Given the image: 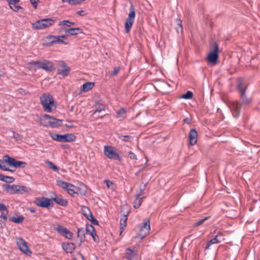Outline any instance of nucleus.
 I'll use <instances>...</instances> for the list:
<instances>
[{
  "instance_id": "nucleus-1",
  "label": "nucleus",
  "mask_w": 260,
  "mask_h": 260,
  "mask_svg": "<svg viewBox=\"0 0 260 260\" xmlns=\"http://www.w3.org/2000/svg\"><path fill=\"white\" fill-rule=\"evenodd\" d=\"M57 184L63 189H66L68 192L71 196L75 194H85L86 192V187L84 185L81 186V188H79L72 184L61 180H57Z\"/></svg>"
},
{
  "instance_id": "nucleus-2",
  "label": "nucleus",
  "mask_w": 260,
  "mask_h": 260,
  "mask_svg": "<svg viewBox=\"0 0 260 260\" xmlns=\"http://www.w3.org/2000/svg\"><path fill=\"white\" fill-rule=\"evenodd\" d=\"M40 101L44 111L46 112H51L56 107L52 96L49 93L42 94L40 96Z\"/></svg>"
},
{
  "instance_id": "nucleus-3",
  "label": "nucleus",
  "mask_w": 260,
  "mask_h": 260,
  "mask_svg": "<svg viewBox=\"0 0 260 260\" xmlns=\"http://www.w3.org/2000/svg\"><path fill=\"white\" fill-rule=\"evenodd\" d=\"M28 66L30 69L33 71L42 69L46 71H51L53 67L51 62L46 60L30 62L28 63Z\"/></svg>"
},
{
  "instance_id": "nucleus-4",
  "label": "nucleus",
  "mask_w": 260,
  "mask_h": 260,
  "mask_svg": "<svg viewBox=\"0 0 260 260\" xmlns=\"http://www.w3.org/2000/svg\"><path fill=\"white\" fill-rule=\"evenodd\" d=\"M56 20V17L39 20L32 23V28L34 29H45L52 25Z\"/></svg>"
},
{
  "instance_id": "nucleus-5",
  "label": "nucleus",
  "mask_w": 260,
  "mask_h": 260,
  "mask_svg": "<svg viewBox=\"0 0 260 260\" xmlns=\"http://www.w3.org/2000/svg\"><path fill=\"white\" fill-rule=\"evenodd\" d=\"M41 124L44 126L56 127L61 124V120L53 118L48 115H43L40 118Z\"/></svg>"
},
{
  "instance_id": "nucleus-6",
  "label": "nucleus",
  "mask_w": 260,
  "mask_h": 260,
  "mask_svg": "<svg viewBox=\"0 0 260 260\" xmlns=\"http://www.w3.org/2000/svg\"><path fill=\"white\" fill-rule=\"evenodd\" d=\"M50 136L54 140L61 142H71L76 139V137L72 134L66 135L51 134Z\"/></svg>"
},
{
  "instance_id": "nucleus-7",
  "label": "nucleus",
  "mask_w": 260,
  "mask_h": 260,
  "mask_svg": "<svg viewBox=\"0 0 260 260\" xmlns=\"http://www.w3.org/2000/svg\"><path fill=\"white\" fill-rule=\"evenodd\" d=\"M211 51L207 57V60L209 62L215 64L218 58V46L216 43H214L211 48Z\"/></svg>"
},
{
  "instance_id": "nucleus-8",
  "label": "nucleus",
  "mask_w": 260,
  "mask_h": 260,
  "mask_svg": "<svg viewBox=\"0 0 260 260\" xmlns=\"http://www.w3.org/2000/svg\"><path fill=\"white\" fill-rule=\"evenodd\" d=\"M104 154L109 159L119 160V155L115 151V149L112 146L106 145L104 148Z\"/></svg>"
},
{
  "instance_id": "nucleus-9",
  "label": "nucleus",
  "mask_w": 260,
  "mask_h": 260,
  "mask_svg": "<svg viewBox=\"0 0 260 260\" xmlns=\"http://www.w3.org/2000/svg\"><path fill=\"white\" fill-rule=\"evenodd\" d=\"M135 17V11L133 6H131L129 9V13L125 23V31L128 33L134 23Z\"/></svg>"
},
{
  "instance_id": "nucleus-10",
  "label": "nucleus",
  "mask_w": 260,
  "mask_h": 260,
  "mask_svg": "<svg viewBox=\"0 0 260 260\" xmlns=\"http://www.w3.org/2000/svg\"><path fill=\"white\" fill-rule=\"evenodd\" d=\"M150 225L149 220L145 219L143 224L140 226V233L138 235V237L143 239L145 238L150 232Z\"/></svg>"
},
{
  "instance_id": "nucleus-11",
  "label": "nucleus",
  "mask_w": 260,
  "mask_h": 260,
  "mask_svg": "<svg viewBox=\"0 0 260 260\" xmlns=\"http://www.w3.org/2000/svg\"><path fill=\"white\" fill-rule=\"evenodd\" d=\"M5 161L7 164L11 167L16 168H24L26 166V162L22 161H18L15 159L14 158L11 157L9 156L5 157Z\"/></svg>"
},
{
  "instance_id": "nucleus-12",
  "label": "nucleus",
  "mask_w": 260,
  "mask_h": 260,
  "mask_svg": "<svg viewBox=\"0 0 260 260\" xmlns=\"http://www.w3.org/2000/svg\"><path fill=\"white\" fill-rule=\"evenodd\" d=\"M81 212L85 217L90 220L93 224L98 225V221L96 219L93 217L90 210L86 206H82L81 207Z\"/></svg>"
},
{
  "instance_id": "nucleus-13",
  "label": "nucleus",
  "mask_w": 260,
  "mask_h": 260,
  "mask_svg": "<svg viewBox=\"0 0 260 260\" xmlns=\"http://www.w3.org/2000/svg\"><path fill=\"white\" fill-rule=\"evenodd\" d=\"M17 244L20 250L27 255H30L31 252L27 245V243L22 238L17 240Z\"/></svg>"
},
{
  "instance_id": "nucleus-14",
  "label": "nucleus",
  "mask_w": 260,
  "mask_h": 260,
  "mask_svg": "<svg viewBox=\"0 0 260 260\" xmlns=\"http://www.w3.org/2000/svg\"><path fill=\"white\" fill-rule=\"evenodd\" d=\"M138 255V251L135 247H128L125 249V257L127 260H135Z\"/></svg>"
},
{
  "instance_id": "nucleus-15",
  "label": "nucleus",
  "mask_w": 260,
  "mask_h": 260,
  "mask_svg": "<svg viewBox=\"0 0 260 260\" xmlns=\"http://www.w3.org/2000/svg\"><path fill=\"white\" fill-rule=\"evenodd\" d=\"M35 203L39 207L49 208L50 206V200L45 197L38 198L36 199Z\"/></svg>"
},
{
  "instance_id": "nucleus-16",
  "label": "nucleus",
  "mask_w": 260,
  "mask_h": 260,
  "mask_svg": "<svg viewBox=\"0 0 260 260\" xmlns=\"http://www.w3.org/2000/svg\"><path fill=\"white\" fill-rule=\"evenodd\" d=\"M241 107V104L237 102H233L230 104V107L234 117H237L239 116Z\"/></svg>"
},
{
  "instance_id": "nucleus-17",
  "label": "nucleus",
  "mask_w": 260,
  "mask_h": 260,
  "mask_svg": "<svg viewBox=\"0 0 260 260\" xmlns=\"http://www.w3.org/2000/svg\"><path fill=\"white\" fill-rule=\"evenodd\" d=\"M56 230L60 235L67 239H71L73 236V233L61 225H58Z\"/></svg>"
},
{
  "instance_id": "nucleus-18",
  "label": "nucleus",
  "mask_w": 260,
  "mask_h": 260,
  "mask_svg": "<svg viewBox=\"0 0 260 260\" xmlns=\"http://www.w3.org/2000/svg\"><path fill=\"white\" fill-rule=\"evenodd\" d=\"M62 30L67 33V35H69V37L75 36L82 32V29L79 27L62 29L59 31L61 32Z\"/></svg>"
},
{
  "instance_id": "nucleus-19",
  "label": "nucleus",
  "mask_w": 260,
  "mask_h": 260,
  "mask_svg": "<svg viewBox=\"0 0 260 260\" xmlns=\"http://www.w3.org/2000/svg\"><path fill=\"white\" fill-rule=\"evenodd\" d=\"M3 187L5 190L11 194H18V185L13 184H5L3 185Z\"/></svg>"
},
{
  "instance_id": "nucleus-20",
  "label": "nucleus",
  "mask_w": 260,
  "mask_h": 260,
  "mask_svg": "<svg viewBox=\"0 0 260 260\" xmlns=\"http://www.w3.org/2000/svg\"><path fill=\"white\" fill-rule=\"evenodd\" d=\"M246 88V85L244 83V81L240 79L238 80V89L241 93V99H243L245 98V91Z\"/></svg>"
},
{
  "instance_id": "nucleus-21",
  "label": "nucleus",
  "mask_w": 260,
  "mask_h": 260,
  "mask_svg": "<svg viewBox=\"0 0 260 260\" xmlns=\"http://www.w3.org/2000/svg\"><path fill=\"white\" fill-rule=\"evenodd\" d=\"M70 71V68L64 62L61 63V66L60 69H58V72L59 74L63 76H67Z\"/></svg>"
},
{
  "instance_id": "nucleus-22",
  "label": "nucleus",
  "mask_w": 260,
  "mask_h": 260,
  "mask_svg": "<svg viewBox=\"0 0 260 260\" xmlns=\"http://www.w3.org/2000/svg\"><path fill=\"white\" fill-rule=\"evenodd\" d=\"M222 236V234L221 233H218V234L216 236V237L214 238L211 239L210 241H209L208 242L205 249H209L210 246L212 244H216V243H219L221 242V240L220 238Z\"/></svg>"
},
{
  "instance_id": "nucleus-23",
  "label": "nucleus",
  "mask_w": 260,
  "mask_h": 260,
  "mask_svg": "<svg viewBox=\"0 0 260 260\" xmlns=\"http://www.w3.org/2000/svg\"><path fill=\"white\" fill-rule=\"evenodd\" d=\"M50 38L52 39V40L50 42L51 45H54L56 44L67 45L68 44V42H66L64 40H61L59 36H50Z\"/></svg>"
},
{
  "instance_id": "nucleus-24",
  "label": "nucleus",
  "mask_w": 260,
  "mask_h": 260,
  "mask_svg": "<svg viewBox=\"0 0 260 260\" xmlns=\"http://www.w3.org/2000/svg\"><path fill=\"white\" fill-rule=\"evenodd\" d=\"M62 248L68 253H72L75 249V245L73 243H63Z\"/></svg>"
},
{
  "instance_id": "nucleus-25",
  "label": "nucleus",
  "mask_w": 260,
  "mask_h": 260,
  "mask_svg": "<svg viewBox=\"0 0 260 260\" xmlns=\"http://www.w3.org/2000/svg\"><path fill=\"white\" fill-rule=\"evenodd\" d=\"M198 134L195 129H191L189 133L190 144L194 145L197 142Z\"/></svg>"
},
{
  "instance_id": "nucleus-26",
  "label": "nucleus",
  "mask_w": 260,
  "mask_h": 260,
  "mask_svg": "<svg viewBox=\"0 0 260 260\" xmlns=\"http://www.w3.org/2000/svg\"><path fill=\"white\" fill-rule=\"evenodd\" d=\"M141 194H138L135 196V199L133 202L134 207L135 208H139L143 201V199L145 197H141Z\"/></svg>"
},
{
  "instance_id": "nucleus-27",
  "label": "nucleus",
  "mask_w": 260,
  "mask_h": 260,
  "mask_svg": "<svg viewBox=\"0 0 260 260\" xmlns=\"http://www.w3.org/2000/svg\"><path fill=\"white\" fill-rule=\"evenodd\" d=\"M53 200L58 205L62 206H66L68 204V201L60 197L55 196Z\"/></svg>"
},
{
  "instance_id": "nucleus-28",
  "label": "nucleus",
  "mask_w": 260,
  "mask_h": 260,
  "mask_svg": "<svg viewBox=\"0 0 260 260\" xmlns=\"http://www.w3.org/2000/svg\"><path fill=\"white\" fill-rule=\"evenodd\" d=\"M94 107H95V110L93 112V114H92L93 115L95 114L96 113H99L102 111H104L105 108V105L102 103H99V102H97L95 104Z\"/></svg>"
},
{
  "instance_id": "nucleus-29",
  "label": "nucleus",
  "mask_w": 260,
  "mask_h": 260,
  "mask_svg": "<svg viewBox=\"0 0 260 260\" xmlns=\"http://www.w3.org/2000/svg\"><path fill=\"white\" fill-rule=\"evenodd\" d=\"M18 194H23L24 193L29 192L31 191L30 188L26 186H21L18 185L17 187Z\"/></svg>"
},
{
  "instance_id": "nucleus-30",
  "label": "nucleus",
  "mask_w": 260,
  "mask_h": 260,
  "mask_svg": "<svg viewBox=\"0 0 260 260\" xmlns=\"http://www.w3.org/2000/svg\"><path fill=\"white\" fill-rule=\"evenodd\" d=\"M86 231L92 236L94 241H97V235L95 232V230H94L93 227L92 225H90L89 226L87 227V228L86 229Z\"/></svg>"
},
{
  "instance_id": "nucleus-31",
  "label": "nucleus",
  "mask_w": 260,
  "mask_h": 260,
  "mask_svg": "<svg viewBox=\"0 0 260 260\" xmlns=\"http://www.w3.org/2000/svg\"><path fill=\"white\" fill-rule=\"evenodd\" d=\"M127 219V218L126 215H124L120 219V229H121V232L120 233V235L123 232V231L124 230V228L126 225Z\"/></svg>"
},
{
  "instance_id": "nucleus-32",
  "label": "nucleus",
  "mask_w": 260,
  "mask_h": 260,
  "mask_svg": "<svg viewBox=\"0 0 260 260\" xmlns=\"http://www.w3.org/2000/svg\"><path fill=\"white\" fill-rule=\"evenodd\" d=\"M75 24V23L73 22H71L68 20H64L62 21H60L58 24V26H66L67 27H71L73 25H74Z\"/></svg>"
},
{
  "instance_id": "nucleus-33",
  "label": "nucleus",
  "mask_w": 260,
  "mask_h": 260,
  "mask_svg": "<svg viewBox=\"0 0 260 260\" xmlns=\"http://www.w3.org/2000/svg\"><path fill=\"white\" fill-rule=\"evenodd\" d=\"M7 155H4L3 156V159H0V169L6 171H13L12 170L9 169L8 168H7L5 165L7 162L5 161V157Z\"/></svg>"
},
{
  "instance_id": "nucleus-34",
  "label": "nucleus",
  "mask_w": 260,
  "mask_h": 260,
  "mask_svg": "<svg viewBox=\"0 0 260 260\" xmlns=\"http://www.w3.org/2000/svg\"><path fill=\"white\" fill-rule=\"evenodd\" d=\"M94 86V83L86 82L82 85V90L84 92L88 91Z\"/></svg>"
},
{
  "instance_id": "nucleus-35",
  "label": "nucleus",
  "mask_w": 260,
  "mask_h": 260,
  "mask_svg": "<svg viewBox=\"0 0 260 260\" xmlns=\"http://www.w3.org/2000/svg\"><path fill=\"white\" fill-rule=\"evenodd\" d=\"M104 182L106 183L107 187L112 191L116 189V185L111 181L109 180H105Z\"/></svg>"
},
{
  "instance_id": "nucleus-36",
  "label": "nucleus",
  "mask_w": 260,
  "mask_h": 260,
  "mask_svg": "<svg viewBox=\"0 0 260 260\" xmlns=\"http://www.w3.org/2000/svg\"><path fill=\"white\" fill-rule=\"evenodd\" d=\"M117 118L120 119H124L125 118L126 110L124 108H121L116 111Z\"/></svg>"
},
{
  "instance_id": "nucleus-37",
  "label": "nucleus",
  "mask_w": 260,
  "mask_h": 260,
  "mask_svg": "<svg viewBox=\"0 0 260 260\" xmlns=\"http://www.w3.org/2000/svg\"><path fill=\"white\" fill-rule=\"evenodd\" d=\"M11 220L16 223H21L24 220V217L22 216H19L16 217H12L11 218Z\"/></svg>"
},
{
  "instance_id": "nucleus-38",
  "label": "nucleus",
  "mask_w": 260,
  "mask_h": 260,
  "mask_svg": "<svg viewBox=\"0 0 260 260\" xmlns=\"http://www.w3.org/2000/svg\"><path fill=\"white\" fill-rule=\"evenodd\" d=\"M8 212H2L0 215V224L5 223L7 220Z\"/></svg>"
},
{
  "instance_id": "nucleus-39",
  "label": "nucleus",
  "mask_w": 260,
  "mask_h": 260,
  "mask_svg": "<svg viewBox=\"0 0 260 260\" xmlns=\"http://www.w3.org/2000/svg\"><path fill=\"white\" fill-rule=\"evenodd\" d=\"M45 162L50 169H52L54 172H57L58 171L57 167L54 165L51 161L47 160L45 161Z\"/></svg>"
},
{
  "instance_id": "nucleus-40",
  "label": "nucleus",
  "mask_w": 260,
  "mask_h": 260,
  "mask_svg": "<svg viewBox=\"0 0 260 260\" xmlns=\"http://www.w3.org/2000/svg\"><path fill=\"white\" fill-rule=\"evenodd\" d=\"M193 97V93L190 91H188L186 93L181 95V98L184 99H191Z\"/></svg>"
},
{
  "instance_id": "nucleus-41",
  "label": "nucleus",
  "mask_w": 260,
  "mask_h": 260,
  "mask_svg": "<svg viewBox=\"0 0 260 260\" xmlns=\"http://www.w3.org/2000/svg\"><path fill=\"white\" fill-rule=\"evenodd\" d=\"M3 179L4 180H2L3 181L6 182L7 183H12L15 180L13 177L5 175H3Z\"/></svg>"
},
{
  "instance_id": "nucleus-42",
  "label": "nucleus",
  "mask_w": 260,
  "mask_h": 260,
  "mask_svg": "<svg viewBox=\"0 0 260 260\" xmlns=\"http://www.w3.org/2000/svg\"><path fill=\"white\" fill-rule=\"evenodd\" d=\"M16 3H12V4H9L10 8L15 12L18 11L22 8L20 6L16 5Z\"/></svg>"
},
{
  "instance_id": "nucleus-43",
  "label": "nucleus",
  "mask_w": 260,
  "mask_h": 260,
  "mask_svg": "<svg viewBox=\"0 0 260 260\" xmlns=\"http://www.w3.org/2000/svg\"><path fill=\"white\" fill-rule=\"evenodd\" d=\"M120 138L124 142L131 141L133 138L131 136H121Z\"/></svg>"
},
{
  "instance_id": "nucleus-44",
  "label": "nucleus",
  "mask_w": 260,
  "mask_h": 260,
  "mask_svg": "<svg viewBox=\"0 0 260 260\" xmlns=\"http://www.w3.org/2000/svg\"><path fill=\"white\" fill-rule=\"evenodd\" d=\"M178 26L176 27V30L177 31L179 32H182L183 31V28L182 25L181 24V22L180 20H178Z\"/></svg>"
},
{
  "instance_id": "nucleus-45",
  "label": "nucleus",
  "mask_w": 260,
  "mask_h": 260,
  "mask_svg": "<svg viewBox=\"0 0 260 260\" xmlns=\"http://www.w3.org/2000/svg\"><path fill=\"white\" fill-rule=\"evenodd\" d=\"M0 210L2 212H8V209L4 204H0Z\"/></svg>"
},
{
  "instance_id": "nucleus-46",
  "label": "nucleus",
  "mask_w": 260,
  "mask_h": 260,
  "mask_svg": "<svg viewBox=\"0 0 260 260\" xmlns=\"http://www.w3.org/2000/svg\"><path fill=\"white\" fill-rule=\"evenodd\" d=\"M13 138L17 141H19L21 139V136L18 133H13Z\"/></svg>"
},
{
  "instance_id": "nucleus-47",
  "label": "nucleus",
  "mask_w": 260,
  "mask_h": 260,
  "mask_svg": "<svg viewBox=\"0 0 260 260\" xmlns=\"http://www.w3.org/2000/svg\"><path fill=\"white\" fill-rule=\"evenodd\" d=\"M119 70H120L119 67H115L114 68L113 71L111 72V75H112L113 76L117 75V74L118 73Z\"/></svg>"
},
{
  "instance_id": "nucleus-48",
  "label": "nucleus",
  "mask_w": 260,
  "mask_h": 260,
  "mask_svg": "<svg viewBox=\"0 0 260 260\" xmlns=\"http://www.w3.org/2000/svg\"><path fill=\"white\" fill-rule=\"evenodd\" d=\"M208 218L207 217H206L203 219H201L198 222H197L196 223H194V226H199L200 225L202 224Z\"/></svg>"
},
{
  "instance_id": "nucleus-49",
  "label": "nucleus",
  "mask_w": 260,
  "mask_h": 260,
  "mask_svg": "<svg viewBox=\"0 0 260 260\" xmlns=\"http://www.w3.org/2000/svg\"><path fill=\"white\" fill-rule=\"evenodd\" d=\"M128 156L132 159H136V155L132 152L130 151L128 152Z\"/></svg>"
},
{
  "instance_id": "nucleus-50",
  "label": "nucleus",
  "mask_w": 260,
  "mask_h": 260,
  "mask_svg": "<svg viewBox=\"0 0 260 260\" xmlns=\"http://www.w3.org/2000/svg\"><path fill=\"white\" fill-rule=\"evenodd\" d=\"M242 100L243 103L245 104H248L251 102V100L250 99H247L245 95L244 100L242 99Z\"/></svg>"
},
{
  "instance_id": "nucleus-51",
  "label": "nucleus",
  "mask_w": 260,
  "mask_h": 260,
  "mask_svg": "<svg viewBox=\"0 0 260 260\" xmlns=\"http://www.w3.org/2000/svg\"><path fill=\"white\" fill-rule=\"evenodd\" d=\"M31 4L35 7V8H37V3L39 0H30Z\"/></svg>"
},
{
  "instance_id": "nucleus-52",
  "label": "nucleus",
  "mask_w": 260,
  "mask_h": 260,
  "mask_svg": "<svg viewBox=\"0 0 260 260\" xmlns=\"http://www.w3.org/2000/svg\"><path fill=\"white\" fill-rule=\"evenodd\" d=\"M84 230L83 229H79L78 230V237L80 236V234H84Z\"/></svg>"
},
{
  "instance_id": "nucleus-53",
  "label": "nucleus",
  "mask_w": 260,
  "mask_h": 260,
  "mask_svg": "<svg viewBox=\"0 0 260 260\" xmlns=\"http://www.w3.org/2000/svg\"><path fill=\"white\" fill-rule=\"evenodd\" d=\"M9 4H12V3H17L19 2V0H7Z\"/></svg>"
},
{
  "instance_id": "nucleus-54",
  "label": "nucleus",
  "mask_w": 260,
  "mask_h": 260,
  "mask_svg": "<svg viewBox=\"0 0 260 260\" xmlns=\"http://www.w3.org/2000/svg\"><path fill=\"white\" fill-rule=\"evenodd\" d=\"M59 37H60L61 40H63V39H66L68 37H69V36L67 35V33H66L65 35H62V36H59Z\"/></svg>"
},
{
  "instance_id": "nucleus-55",
  "label": "nucleus",
  "mask_w": 260,
  "mask_h": 260,
  "mask_svg": "<svg viewBox=\"0 0 260 260\" xmlns=\"http://www.w3.org/2000/svg\"><path fill=\"white\" fill-rule=\"evenodd\" d=\"M62 2L63 3H66V2H68L69 3V4L71 5H76V4H72V3H71V0H62Z\"/></svg>"
},
{
  "instance_id": "nucleus-56",
  "label": "nucleus",
  "mask_w": 260,
  "mask_h": 260,
  "mask_svg": "<svg viewBox=\"0 0 260 260\" xmlns=\"http://www.w3.org/2000/svg\"><path fill=\"white\" fill-rule=\"evenodd\" d=\"M75 260H84L83 256L82 255H80L78 258L75 259Z\"/></svg>"
},
{
  "instance_id": "nucleus-57",
  "label": "nucleus",
  "mask_w": 260,
  "mask_h": 260,
  "mask_svg": "<svg viewBox=\"0 0 260 260\" xmlns=\"http://www.w3.org/2000/svg\"><path fill=\"white\" fill-rule=\"evenodd\" d=\"M2 180H4V179H3V175L0 174V180H1V181H2Z\"/></svg>"
},
{
  "instance_id": "nucleus-58",
  "label": "nucleus",
  "mask_w": 260,
  "mask_h": 260,
  "mask_svg": "<svg viewBox=\"0 0 260 260\" xmlns=\"http://www.w3.org/2000/svg\"><path fill=\"white\" fill-rule=\"evenodd\" d=\"M29 210H30V211L31 212H32V213H34V212H35V210L34 209H31H31H29Z\"/></svg>"
},
{
  "instance_id": "nucleus-59",
  "label": "nucleus",
  "mask_w": 260,
  "mask_h": 260,
  "mask_svg": "<svg viewBox=\"0 0 260 260\" xmlns=\"http://www.w3.org/2000/svg\"><path fill=\"white\" fill-rule=\"evenodd\" d=\"M184 121L185 122L188 123L189 122V120H188V119L186 118V119H184Z\"/></svg>"
},
{
  "instance_id": "nucleus-60",
  "label": "nucleus",
  "mask_w": 260,
  "mask_h": 260,
  "mask_svg": "<svg viewBox=\"0 0 260 260\" xmlns=\"http://www.w3.org/2000/svg\"><path fill=\"white\" fill-rule=\"evenodd\" d=\"M1 73H2V72L0 71V75H2Z\"/></svg>"
},
{
  "instance_id": "nucleus-61",
  "label": "nucleus",
  "mask_w": 260,
  "mask_h": 260,
  "mask_svg": "<svg viewBox=\"0 0 260 260\" xmlns=\"http://www.w3.org/2000/svg\"><path fill=\"white\" fill-rule=\"evenodd\" d=\"M79 13L82 14V11L79 12Z\"/></svg>"
},
{
  "instance_id": "nucleus-62",
  "label": "nucleus",
  "mask_w": 260,
  "mask_h": 260,
  "mask_svg": "<svg viewBox=\"0 0 260 260\" xmlns=\"http://www.w3.org/2000/svg\"><path fill=\"white\" fill-rule=\"evenodd\" d=\"M79 13L82 14V11L79 12Z\"/></svg>"
},
{
  "instance_id": "nucleus-63",
  "label": "nucleus",
  "mask_w": 260,
  "mask_h": 260,
  "mask_svg": "<svg viewBox=\"0 0 260 260\" xmlns=\"http://www.w3.org/2000/svg\"><path fill=\"white\" fill-rule=\"evenodd\" d=\"M79 13L82 14V11L79 12Z\"/></svg>"
}]
</instances>
